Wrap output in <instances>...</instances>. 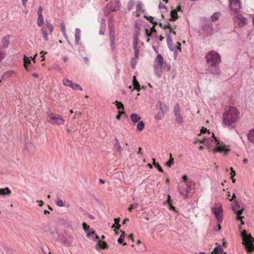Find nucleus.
<instances>
[{"label":"nucleus","mask_w":254,"mask_h":254,"mask_svg":"<svg viewBox=\"0 0 254 254\" xmlns=\"http://www.w3.org/2000/svg\"><path fill=\"white\" fill-rule=\"evenodd\" d=\"M138 204L136 203H133L130 205V206L128 208V210L130 212L133 209H135L137 208Z\"/></svg>","instance_id":"obj_49"},{"label":"nucleus","mask_w":254,"mask_h":254,"mask_svg":"<svg viewBox=\"0 0 254 254\" xmlns=\"http://www.w3.org/2000/svg\"><path fill=\"white\" fill-rule=\"evenodd\" d=\"M110 30L109 33V39L111 42V47L112 51L115 49V32L111 28L109 27Z\"/></svg>","instance_id":"obj_12"},{"label":"nucleus","mask_w":254,"mask_h":254,"mask_svg":"<svg viewBox=\"0 0 254 254\" xmlns=\"http://www.w3.org/2000/svg\"><path fill=\"white\" fill-rule=\"evenodd\" d=\"M216 205L217 207H213L211 209L215 214L217 222L221 223L223 220V208L220 203H218Z\"/></svg>","instance_id":"obj_9"},{"label":"nucleus","mask_w":254,"mask_h":254,"mask_svg":"<svg viewBox=\"0 0 254 254\" xmlns=\"http://www.w3.org/2000/svg\"><path fill=\"white\" fill-rule=\"evenodd\" d=\"M134 53V57L133 58L137 59L138 58V55H139V50L137 49V48L135 49H133Z\"/></svg>","instance_id":"obj_52"},{"label":"nucleus","mask_w":254,"mask_h":254,"mask_svg":"<svg viewBox=\"0 0 254 254\" xmlns=\"http://www.w3.org/2000/svg\"><path fill=\"white\" fill-rule=\"evenodd\" d=\"M80 30L79 28H76L75 30V44L78 45L80 40Z\"/></svg>","instance_id":"obj_18"},{"label":"nucleus","mask_w":254,"mask_h":254,"mask_svg":"<svg viewBox=\"0 0 254 254\" xmlns=\"http://www.w3.org/2000/svg\"><path fill=\"white\" fill-rule=\"evenodd\" d=\"M63 84L64 86H68V87H71V85H73V82L71 81L68 80V79H64L63 81Z\"/></svg>","instance_id":"obj_33"},{"label":"nucleus","mask_w":254,"mask_h":254,"mask_svg":"<svg viewBox=\"0 0 254 254\" xmlns=\"http://www.w3.org/2000/svg\"><path fill=\"white\" fill-rule=\"evenodd\" d=\"M115 5L116 6V7H111L110 9V11L114 12L119 10V9L120 8V2L119 0H115Z\"/></svg>","instance_id":"obj_21"},{"label":"nucleus","mask_w":254,"mask_h":254,"mask_svg":"<svg viewBox=\"0 0 254 254\" xmlns=\"http://www.w3.org/2000/svg\"><path fill=\"white\" fill-rule=\"evenodd\" d=\"M136 63H137L136 59L132 58L131 59V67H132V68H135V65L136 64Z\"/></svg>","instance_id":"obj_53"},{"label":"nucleus","mask_w":254,"mask_h":254,"mask_svg":"<svg viewBox=\"0 0 254 254\" xmlns=\"http://www.w3.org/2000/svg\"><path fill=\"white\" fill-rule=\"evenodd\" d=\"M206 63V70L214 75L220 73L218 65L220 63L221 56L217 52L211 51L208 52L205 56Z\"/></svg>","instance_id":"obj_1"},{"label":"nucleus","mask_w":254,"mask_h":254,"mask_svg":"<svg viewBox=\"0 0 254 254\" xmlns=\"http://www.w3.org/2000/svg\"><path fill=\"white\" fill-rule=\"evenodd\" d=\"M234 205H235V206L236 208H240V204H239V202L238 201H237V200L234 201Z\"/></svg>","instance_id":"obj_58"},{"label":"nucleus","mask_w":254,"mask_h":254,"mask_svg":"<svg viewBox=\"0 0 254 254\" xmlns=\"http://www.w3.org/2000/svg\"><path fill=\"white\" fill-rule=\"evenodd\" d=\"M56 204L59 207H63L64 205L63 201L59 197L57 198V200L56 201Z\"/></svg>","instance_id":"obj_44"},{"label":"nucleus","mask_w":254,"mask_h":254,"mask_svg":"<svg viewBox=\"0 0 254 254\" xmlns=\"http://www.w3.org/2000/svg\"><path fill=\"white\" fill-rule=\"evenodd\" d=\"M196 183L194 181L189 182L187 184L180 183L178 186L177 190L181 195L184 198H189L191 197L194 193V190Z\"/></svg>","instance_id":"obj_3"},{"label":"nucleus","mask_w":254,"mask_h":254,"mask_svg":"<svg viewBox=\"0 0 254 254\" xmlns=\"http://www.w3.org/2000/svg\"><path fill=\"white\" fill-rule=\"evenodd\" d=\"M144 127V124L143 121H140L137 125V128L138 130L141 131L143 130V129Z\"/></svg>","instance_id":"obj_39"},{"label":"nucleus","mask_w":254,"mask_h":254,"mask_svg":"<svg viewBox=\"0 0 254 254\" xmlns=\"http://www.w3.org/2000/svg\"><path fill=\"white\" fill-rule=\"evenodd\" d=\"M181 6L180 5H178L176 9H175V10H176V11L178 12V11H181Z\"/></svg>","instance_id":"obj_61"},{"label":"nucleus","mask_w":254,"mask_h":254,"mask_svg":"<svg viewBox=\"0 0 254 254\" xmlns=\"http://www.w3.org/2000/svg\"><path fill=\"white\" fill-rule=\"evenodd\" d=\"M143 4L141 2L138 1L136 6V16L139 17L140 16V12H143L144 10L142 9Z\"/></svg>","instance_id":"obj_15"},{"label":"nucleus","mask_w":254,"mask_h":254,"mask_svg":"<svg viewBox=\"0 0 254 254\" xmlns=\"http://www.w3.org/2000/svg\"><path fill=\"white\" fill-rule=\"evenodd\" d=\"M47 120L48 123L53 125H61L64 124V119L60 115L55 114L50 111L46 112Z\"/></svg>","instance_id":"obj_6"},{"label":"nucleus","mask_w":254,"mask_h":254,"mask_svg":"<svg viewBox=\"0 0 254 254\" xmlns=\"http://www.w3.org/2000/svg\"><path fill=\"white\" fill-rule=\"evenodd\" d=\"M160 67L164 71H169L170 70V64L166 63V62H163V58L160 55Z\"/></svg>","instance_id":"obj_11"},{"label":"nucleus","mask_w":254,"mask_h":254,"mask_svg":"<svg viewBox=\"0 0 254 254\" xmlns=\"http://www.w3.org/2000/svg\"><path fill=\"white\" fill-rule=\"evenodd\" d=\"M144 17L146 18L148 20H149L150 22L154 24L155 25H157L158 23L157 21H154V17L152 16H147L146 15L144 16Z\"/></svg>","instance_id":"obj_42"},{"label":"nucleus","mask_w":254,"mask_h":254,"mask_svg":"<svg viewBox=\"0 0 254 254\" xmlns=\"http://www.w3.org/2000/svg\"><path fill=\"white\" fill-rule=\"evenodd\" d=\"M153 160L154 165L159 170V164L155 162V159H153Z\"/></svg>","instance_id":"obj_60"},{"label":"nucleus","mask_w":254,"mask_h":254,"mask_svg":"<svg viewBox=\"0 0 254 254\" xmlns=\"http://www.w3.org/2000/svg\"><path fill=\"white\" fill-rule=\"evenodd\" d=\"M104 21V19H102V21ZM105 29H106L105 23L104 22H101V27H100V29L99 30V34L102 35H104L105 31Z\"/></svg>","instance_id":"obj_26"},{"label":"nucleus","mask_w":254,"mask_h":254,"mask_svg":"<svg viewBox=\"0 0 254 254\" xmlns=\"http://www.w3.org/2000/svg\"><path fill=\"white\" fill-rule=\"evenodd\" d=\"M211 137L214 139V140L212 139H206L204 138L203 140L199 139H195L194 141V143L196 144L198 141L201 143L204 144L208 148L210 147L211 146V142L214 141L216 143L217 147L214 149V152H224L227 154L228 152L230 151V149L226 148V146L225 145H223L222 144H220L218 140L215 136L213 133L212 134Z\"/></svg>","instance_id":"obj_4"},{"label":"nucleus","mask_w":254,"mask_h":254,"mask_svg":"<svg viewBox=\"0 0 254 254\" xmlns=\"http://www.w3.org/2000/svg\"><path fill=\"white\" fill-rule=\"evenodd\" d=\"M230 170H231L230 174L231 175V178H233L234 177V176L236 175L235 171H234V170L233 169V168L232 167L230 168Z\"/></svg>","instance_id":"obj_57"},{"label":"nucleus","mask_w":254,"mask_h":254,"mask_svg":"<svg viewBox=\"0 0 254 254\" xmlns=\"http://www.w3.org/2000/svg\"><path fill=\"white\" fill-rule=\"evenodd\" d=\"M116 105L117 106V108L119 109V110H124V107L123 104L120 102H118V101H115Z\"/></svg>","instance_id":"obj_40"},{"label":"nucleus","mask_w":254,"mask_h":254,"mask_svg":"<svg viewBox=\"0 0 254 254\" xmlns=\"http://www.w3.org/2000/svg\"><path fill=\"white\" fill-rule=\"evenodd\" d=\"M47 53L45 52H44V51H41L40 52V54H42V57L43 58V59H42V61H44L45 60L44 58V55L46 54Z\"/></svg>","instance_id":"obj_63"},{"label":"nucleus","mask_w":254,"mask_h":254,"mask_svg":"<svg viewBox=\"0 0 254 254\" xmlns=\"http://www.w3.org/2000/svg\"><path fill=\"white\" fill-rule=\"evenodd\" d=\"M37 23L39 27H41L43 25L44 23V19L43 16H38Z\"/></svg>","instance_id":"obj_37"},{"label":"nucleus","mask_w":254,"mask_h":254,"mask_svg":"<svg viewBox=\"0 0 254 254\" xmlns=\"http://www.w3.org/2000/svg\"><path fill=\"white\" fill-rule=\"evenodd\" d=\"M164 30H165L166 32H168L169 33L173 32L174 34H176V32L175 31H172V29L171 28L169 23L164 26Z\"/></svg>","instance_id":"obj_30"},{"label":"nucleus","mask_w":254,"mask_h":254,"mask_svg":"<svg viewBox=\"0 0 254 254\" xmlns=\"http://www.w3.org/2000/svg\"><path fill=\"white\" fill-rule=\"evenodd\" d=\"M222 252L223 249L220 246H219L214 249L212 253H214L215 254H221Z\"/></svg>","instance_id":"obj_32"},{"label":"nucleus","mask_w":254,"mask_h":254,"mask_svg":"<svg viewBox=\"0 0 254 254\" xmlns=\"http://www.w3.org/2000/svg\"><path fill=\"white\" fill-rule=\"evenodd\" d=\"M48 32L47 29L45 27L41 29V32L45 41L48 40Z\"/></svg>","instance_id":"obj_23"},{"label":"nucleus","mask_w":254,"mask_h":254,"mask_svg":"<svg viewBox=\"0 0 254 254\" xmlns=\"http://www.w3.org/2000/svg\"><path fill=\"white\" fill-rule=\"evenodd\" d=\"M114 148H115L117 151L119 152H120L122 151V148L120 145L119 140L117 137L115 138V144L114 145Z\"/></svg>","instance_id":"obj_24"},{"label":"nucleus","mask_w":254,"mask_h":254,"mask_svg":"<svg viewBox=\"0 0 254 254\" xmlns=\"http://www.w3.org/2000/svg\"><path fill=\"white\" fill-rule=\"evenodd\" d=\"M240 113L235 107H229L223 115V123L228 127H233L239 119Z\"/></svg>","instance_id":"obj_2"},{"label":"nucleus","mask_w":254,"mask_h":254,"mask_svg":"<svg viewBox=\"0 0 254 254\" xmlns=\"http://www.w3.org/2000/svg\"><path fill=\"white\" fill-rule=\"evenodd\" d=\"M229 6L233 13H237L241 8V2L240 0H229Z\"/></svg>","instance_id":"obj_10"},{"label":"nucleus","mask_w":254,"mask_h":254,"mask_svg":"<svg viewBox=\"0 0 254 254\" xmlns=\"http://www.w3.org/2000/svg\"><path fill=\"white\" fill-rule=\"evenodd\" d=\"M171 158L166 163V165L169 167H171V166L174 164V159L172 157V154H170Z\"/></svg>","instance_id":"obj_48"},{"label":"nucleus","mask_w":254,"mask_h":254,"mask_svg":"<svg viewBox=\"0 0 254 254\" xmlns=\"http://www.w3.org/2000/svg\"><path fill=\"white\" fill-rule=\"evenodd\" d=\"M206 132H207L209 134L211 133L209 130H207L206 128L202 127L200 130V133H205Z\"/></svg>","instance_id":"obj_54"},{"label":"nucleus","mask_w":254,"mask_h":254,"mask_svg":"<svg viewBox=\"0 0 254 254\" xmlns=\"http://www.w3.org/2000/svg\"><path fill=\"white\" fill-rule=\"evenodd\" d=\"M171 19L173 21L176 20L178 19V12L174 9L172 10L171 12Z\"/></svg>","instance_id":"obj_31"},{"label":"nucleus","mask_w":254,"mask_h":254,"mask_svg":"<svg viewBox=\"0 0 254 254\" xmlns=\"http://www.w3.org/2000/svg\"><path fill=\"white\" fill-rule=\"evenodd\" d=\"M243 211H244V209L242 208L241 210H239L235 212L237 214L238 219H241L244 218L243 216H241V215L242 214Z\"/></svg>","instance_id":"obj_43"},{"label":"nucleus","mask_w":254,"mask_h":254,"mask_svg":"<svg viewBox=\"0 0 254 254\" xmlns=\"http://www.w3.org/2000/svg\"><path fill=\"white\" fill-rule=\"evenodd\" d=\"M61 30L62 31V33L64 36V37L66 39H67V36L66 33L65 26L64 23H62L61 24Z\"/></svg>","instance_id":"obj_34"},{"label":"nucleus","mask_w":254,"mask_h":254,"mask_svg":"<svg viewBox=\"0 0 254 254\" xmlns=\"http://www.w3.org/2000/svg\"><path fill=\"white\" fill-rule=\"evenodd\" d=\"M23 62L25 67L27 69L28 64L31 63V61L28 57L24 56Z\"/></svg>","instance_id":"obj_36"},{"label":"nucleus","mask_w":254,"mask_h":254,"mask_svg":"<svg viewBox=\"0 0 254 254\" xmlns=\"http://www.w3.org/2000/svg\"><path fill=\"white\" fill-rule=\"evenodd\" d=\"M120 220V218H115L114 219L115 223L117 225L116 226V228L118 230H119L121 227V225L119 224Z\"/></svg>","instance_id":"obj_51"},{"label":"nucleus","mask_w":254,"mask_h":254,"mask_svg":"<svg viewBox=\"0 0 254 254\" xmlns=\"http://www.w3.org/2000/svg\"><path fill=\"white\" fill-rule=\"evenodd\" d=\"M248 137L250 141L254 143V129L250 131L248 134Z\"/></svg>","instance_id":"obj_22"},{"label":"nucleus","mask_w":254,"mask_h":254,"mask_svg":"<svg viewBox=\"0 0 254 254\" xmlns=\"http://www.w3.org/2000/svg\"><path fill=\"white\" fill-rule=\"evenodd\" d=\"M13 74H14V72L12 71H9L5 73V75H7L8 76H12Z\"/></svg>","instance_id":"obj_59"},{"label":"nucleus","mask_w":254,"mask_h":254,"mask_svg":"<svg viewBox=\"0 0 254 254\" xmlns=\"http://www.w3.org/2000/svg\"><path fill=\"white\" fill-rule=\"evenodd\" d=\"M182 179H183V181L181 182V183H182L183 184H187L189 182L193 181L192 180L189 179L188 178V176L186 175H183L182 176Z\"/></svg>","instance_id":"obj_41"},{"label":"nucleus","mask_w":254,"mask_h":254,"mask_svg":"<svg viewBox=\"0 0 254 254\" xmlns=\"http://www.w3.org/2000/svg\"><path fill=\"white\" fill-rule=\"evenodd\" d=\"M133 85L134 87V89H136L138 91H139V84L136 80V77L135 76H134L133 77Z\"/></svg>","instance_id":"obj_25"},{"label":"nucleus","mask_w":254,"mask_h":254,"mask_svg":"<svg viewBox=\"0 0 254 254\" xmlns=\"http://www.w3.org/2000/svg\"><path fill=\"white\" fill-rule=\"evenodd\" d=\"M82 226L84 230L86 232V237L94 241L98 242L99 244L100 242L99 241V237L96 235L94 229L85 223L82 224Z\"/></svg>","instance_id":"obj_7"},{"label":"nucleus","mask_w":254,"mask_h":254,"mask_svg":"<svg viewBox=\"0 0 254 254\" xmlns=\"http://www.w3.org/2000/svg\"><path fill=\"white\" fill-rule=\"evenodd\" d=\"M242 239V244L245 246L246 250L249 253L254 251V238L251 234H248L246 230H243L241 234Z\"/></svg>","instance_id":"obj_5"},{"label":"nucleus","mask_w":254,"mask_h":254,"mask_svg":"<svg viewBox=\"0 0 254 254\" xmlns=\"http://www.w3.org/2000/svg\"><path fill=\"white\" fill-rule=\"evenodd\" d=\"M138 39L137 37H135L134 38L133 43H132V46L133 49H135L137 48V45L138 43Z\"/></svg>","instance_id":"obj_50"},{"label":"nucleus","mask_w":254,"mask_h":254,"mask_svg":"<svg viewBox=\"0 0 254 254\" xmlns=\"http://www.w3.org/2000/svg\"><path fill=\"white\" fill-rule=\"evenodd\" d=\"M37 202H38L39 203V205L40 206H43V205L44 204V202L42 200H37Z\"/></svg>","instance_id":"obj_62"},{"label":"nucleus","mask_w":254,"mask_h":254,"mask_svg":"<svg viewBox=\"0 0 254 254\" xmlns=\"http://www.w3.org/2000/svg\"><path fill=\"white\" fill-rule=\"evenodd\" d=\"M220 14L219 12L214 13L211 16V19L212 21L215 22L217 21L220 17Z\"/></svg>","instance_id":"obj_35"},{"label":"nucleus","mask_w":254,"mask_h":254,"mask_svg":"<svg viewBox=\"0 0 254 254\" xmlns=\"http://www.w3.org/2000/svg\"><path fill=\"white\" fill-rule=\"evenodd\" d=\"M125 237V232L124 231H122V234L120 237V238L118 240V242L119 244H123V245L125 246L127 244L126 243H123V241Z\"/></svg>","instance_id":"obj_28"},{"label":"nucleus","mask_w":254,"mask_h":254,"mask_svg":"<svg viewBox=\"0 0 254 254\" xmlns=\"http://www.w3.org/2000/svg\"><path fill=\"white\" fill-rule=\"evenodd\" d=\"M100 243L98 244V242H97V247L99 246L100 248L101 249H104L107 248V244L105 241H102L99 239Z\"/></svg>","instance_id":"obj_29"},{"label":"nucleus","mask_w":254,"mask_h":254,"mask_svg":"<svg viewBox=\"0 0 254 254\" xmlns=\"http://www.w3.org/2000/svg\"><path fill=\"white\" fill-rule=\"evenodd\" d=\"M130 119L133 123H135L140 120V117L137 114L133 113L130 115Z\"/></svg>","instance_id":"obj_20"},{"label":"nucleus","mask_w":254,"mask_h":254,"mask_svg":"<svg viewBox=\"0 0 254 254\" xmlns=\"http://www.w3.org/2000/svg\"><path fill=\"white\" fill-rule=\"evenodd\" d=\"M166 203L168 204V206H169V208L170 210L176 211L175 207L172 205V200L171 199V196L170 195H167V200L166 202H164V204L165 205Z\"/></svg>","instance_id":"obj_17"},{"label":"nucleus","mask_w":254,"mask_h":254,"mask_svg":"<svg viewBox=\"0 0 254 254\" xmlns=\"http://www.w3.org/2000/svg\"><path fill=\"white\" fill-rule=\"evenodd\" d=\"M236 18L237 20L238 23L240 27H243L246 25L247 24V19L245 17H244L242 14H239L238 13H236Z\"/></svg>","instance_id":"obj_13"},{"label":"nucleus","mask_w":254,"mask_h":254,"mask_svg":"<svg viewBox=\"0 0 254 254\" xmlns=\"http://www.w3.org/2000/svg\"><path fill=\"white\" fill-rule=\"evenodd\" d=\"M159 66V54L157 55L155 60L154 62V69L155 74L157 76L159 75V71L158 70V67Z\"/></svg>","instance_id":"obj_16"},{"label":"nucleus","mask_w":254,"mask_h":254,"mask_svg":"<svg viewBox=\"0 0 254 254\" xmlns=\"http://www.w3.org/2000/svg\"><path fill=\"white\" fill-rule=\"evenodd\" d=\"M38 16H43L42 15V8L41 6H40L38 8Z\"/></svg>","instance_id":"obj_56"},{"label":"nucleus","mask_w":254,"mask_h":254,"mask_svg":"<svg viewBox=\"0 0 254 254\" xmlns=\"http://www.w3.org/2000/svg\"><path fill=\"white\" fill-rule=\"evenodd\" d=\"M11 193V190L7 187L0 189V196L4 197L6 196H9Z\"/></svg>","instance_id":"obj_14"},{"label":"nucleus","mask_w":254,"mask_h":254,"mask_svg":"<svg viewBox=\"0 0 254 254\" xmlns=\"http://www.w3.org/2000/svg\"><path fill=\"white\" fill-rule=\"evenodd\" d=\"M118 114L121 116L125 114V112L123 110H119Z\"/></svg>","instance_id":"obj_64"},{"label":"nucleus","mask_w":254,"mask_h":254,"mask_svg":"<svg viewBox=\"0 0 254 254\" xmlns=\"http://www.w3.org/2000/svg\"><path fill=\"white\" fill-rule=\"evenodd\" d=\"M70 88H71L72 89H73L74 90L78 89L79 90L82 91V88L78 84H77L76 83H73V85H71V87H70Z\"/></svg>","instance_id":"obj_45"},{"label":"nucleus","mask_w":254,"mask_h":254,"mask_svg":"<svg viewBox=\"0 0 254 254\" xmlns=\"http://www.w3.org/2000/svg\"><path fill=\"white\" fill-rule=\"evenodd\" d=\"M158 43V40L157 39L155 40L154 42L152 43V47L154 51L156 53H158V47L156 46V44Z\"/></svg>","instance_id":"obj_47"},{"label":"nucleus","mask_w":254,"mask_h":254,"mask_svg":"<svg viewBox=\"0 0 254 254\" xmlns=\"http://www.w3.org/2000/svg\"><path fill=\"white\" fill-rule=\"evenodd\" d=\"M45 26L46 27V28L47 29L48 31H49V34L51 35L53 31V25L50 23L47 22L45 24Z\"/></svg>","instance_id":"obj_27"},{"label":"nucleus","mask_w":254,"mask_h":254,"mask_svg":"<svg viewBox=\"0 0 254 254\" xmlns=\"http://www.w3.org/2000/svg\"><path fill=\"white\" fill-rule=\"evenodd\" d=\"M114 3L113 2H110V3H109L107 6L105 7V9L107 8H109V10L110 11V9L111 7L114 8L116 7V6L113 5Z\"/></svg>","instance_id":"obj_55"},{"label":"nucleus","mask_w":254,"mask_h":254,"mask_svg":"<svg viewBox=\"0 0 254 254\" xmlns=\"http://www.w3.org/2000/svg\"><path fill=\"white\" fill-rule=\"evenodd\" d=\"M153 32L155 33L156 32L154 26H153L151 28L150 32H149L148 30L146 29H145L146 34L148 36H151Z\"/></svg>","instance_id":"obj_38"},{"label":"nucleus","mask_w":254,"mask_h":254,"mask_svg":"<svg viewBox=\"0 0 254 254\" xmlns=\"http://www.w3.org/2000/svg\"><path fill=\"white\" fill-rule=\"evenodd\" d=\"M134 5V1L133 0H130L127 4V8L128 10H130Z\"/></svg>","instance_id":"obj_46"},{"label":"nucleus","mask_w":254,"mask_h":254,"mask_svg":"<svg viewBox=\"0 0 254 254\" xmlns=\"http://www.w3.org/2000/svg\"><path fill=\"white\" fill-rule=\"evenodd\" d=\"M181 107L179 104H176L173 109L174 115L175 122L180 125H182L184 123L183 116L181 112Z\"/></svg>","instance_id":"obj_8"},{"label":"nucleus","mask_w":254,"mask_h":254,"mask_svg":"<svg viewBox=\"0 0 254 254\" xmlns=\"http://www.w3.org/2000/svg\"><path fill=\"white\" fill-rule=\"evenodd\" d=\"M1 43L3 47L7 48L9 44V36L3 37L1 39Z\"/></svg>","instance_id":"obj_19"}]
</instances>
